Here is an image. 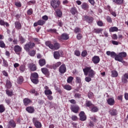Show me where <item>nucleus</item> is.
<instances>
[{"label": "nucleus", "instance_id": "nucleus-1", "mask_svg": "<svg viewBox=\"0 0 128 128\" xmlns=\"http://www.w3.org/2000/svg\"><path fill=\"white\" fill-rule=\"evenodd\" d=\"M106 54H107V56H110L111 58H114L115 60H118V62H120L122 63L124 62V58H126L128 56V54H126V52H121L118 54H116V52L110 51H107Z\"/></svg>", "mask_w": 128, "mask_h": 128}, {"label": "nucleus", "instance_id": "nucleus-2", "mask_svg": "<svg viewBox=\"0 0 128 128\" xmlns=\"http://www.w3.org/2000/svg\"><path fill=\"white\" fill-rule=\"evenodd\" d=\"M84 76H88L90 78H94L96 72L92 69V67H86L83 69Z\"/></svg>", "mask_w": 128, "mask_h": 128}, {"label": "nucleus", "instance_id": "nucleus-3", "mask_svg": "<svg viewBox=\"0 0 128 128\" xmlns=\"http://www.w3.org/2000/svg\"><path fill=\"white\" fill-rule=\"evenodd\" d=\"M46 44L47 46H48L51 50H58L60 48V44L59 43L56 42L54 44H52L51 42L47 41L46 42Z\"/></svg>", "mask_w": 128, "mask_h": 128}, {"label": "nucleus", "instance_id": "nucleus-4", "mask_svg": "<svg viewBox=\"0 0 128 128\" xmlns=\"http://www.w3.org/2000/svg\"><path fill=\"white\" fill-rule=\"evenodd\" d=\"M30 78L33 84H38V73L34 72L31 74Z\"/></svg>", "mask_w": 128, "mask_h": 128}, {"label": "nucleus", "instance_id": "nucleus-5", "mask_svg": "<svg viewBox=\"0 0 128 128\" xmlns=\"http://www.w3.org/2000/svg\"><path fill=\"white\" fill-rule=\"evenodd\" d=\"M36 46V44L32 42H28V43L25 44L24 48L26 52H30L32 48Z\"/></svg>", "mask_w": 128, "mask_h": 128}, {"label": "nucleus", "instance_id": "nucleus-6", "mask_svg": "<svg viewBox=\"0 0 128 128\" xmlns=\"http://www.w3.org/2000/svg\"><path fill=\"white\" fill-rule=\"evenodd\" d=\"M50 4L52 8H53L54 10H56V8H58L60 6V0H52Z\"/></svg>", "mask_w": 128, "mask_h": 128}, {"label": "nucleus", "instance_id": "nucleus-7", "mask_svg": "<svg viewBox=\"0 0 128 128\" xmlns=\"http://www.w3.org/2000/svg\"><path fill=\"white\" fill-rule=\"evenodd\" d=\"M64 56V52L62 50L55 51L54 53V56L56 60H58L60 56Z\"/></svg>", "mask_w": 128, "mask_h": 128}, {"label": "nucleus", "instance_id": "nucleus-8", "mask_svg": "<svg viewBox=\"0 0 128 128\" xmlns=\"http://www.w3.org/2000/svg\"><path fill=\"white\" fill-rule=\"evenodd\" d=\"M33 122L34 126H35L36 128H42V123L40 122L39 120H38V118H33Z\"/></svg>", "mask_w": 128, "mask_h": 128}, {"label": "nucleus", "instance_id": "nucleus-9", "mask_svg": "<svg viewBox=\"0 0 128 128\" xmlns=\"http://www.w3.org/2000/svg\"><path fill=\"white\" fill-rule=\"evenodd\" d=\"M80 120L82 122H84V120H86V115L84 112L82 111L79 114Z\"/></svg>", "mask_w": 128, "mask_h": 128}, {"label": "nucleus", "instance_id": "nucleus-10", "mask_svg": "<svg viewBox=\"0 0 128 128\" xmlns=\"http://www.w3.org/2000/svg\"><path fill=\"white\" fill-rule=\"evenodd\" d=\"M22 48L20 46L16 45L14 46V51L16 54H20L22 52Z\"/></svg>", "mask_w": 128, "mask_h": 128}, {"label": "nucleus", "instance_id": "nucleus-11", "mask_svg": "<svg viewBox=\"0 0 128 128\" xmlns=\"http://www.w3.org/2000/svg\"><path fill=\"white\" fill-rule=\"evenodd\" d=\"M70 110L74 114H78L80 110V107L76 105L72 106Z\"/></svg>", "mask_w": 128, "mask_h": 128}, {"label": "nucleus", "instance_id": "nucleus-12", "mask_svg": "<svg viewBox=\"0 0 128 128\" xmlns=\"http://www.w3.org/2000/svg\"><path fill=\"white\" fill-rule=\"evenodd\" d=\"M70 38V36H68V34L64 33L62 34L60 36L58 37V39L60 40H66Z\"/></svg>", "mask_w": 128, "mask_h": 128}, {"label": "nucleus", "instance_id": "nucleus-13", "mask_svg": "<svg viewBox=\"0 0 128 128\" xmlns=\"http://www.w3.org/2000/svg\"><path fill=\"white\" fill-rule=\"evenodd\" d=\"M66 72V64H63L60 66L59 68V72L60 74H64Z\"/></svg>", "mask_w": 128, "mask_h": 128}, {"label": "nucleus", "instance_id": "nucleus-14", "mask_svg": "<svg viewBox=\"0 0 128 128\" xmlns=\"http://www.w3.org/2000/svg\"><path fill=\"white\" fill-rule=\"evenodd\" d=\"M84 20H86L88 22V24H92V22L94 21V18L92 17H90L87 16H83Z\"/></svg>", "mask_w": 128, "mask_h": 128}, {"label": "nucleus", "instance_id": "nucleus-15", "mask_svg": "<svg viewBox=\"0 0 128 128\" xmlns=\"http://www.w3.org/2000/svg\"><path fill=\"white\" fill-rule=\"evenodd\" d=\"M106 100L108 104H109V106H114V104H116V101H114V98H108Z\"/></svg>", "mask_w": 128, "mask_h": 128}, {"label": "nucleus", "instance_id": "nucleus-16", "mask_svg": "<svg viewBox=\"0 0 128 128\" xmlns=\"http://www.w3.org/2000/svg\"><path fill=\"white\" fill-rule=\"evenodd\" d=\"M32 101L28 98H25L23 100L24 104L26 106H28L30 104H32Z\"/></svg>", "mask_w": 128, "mask_h": 128}, {"label": "nucleus", "instance_id": "nucleus-17", "mask_svg": "<svg viewBox=\"0 0 128 128\" xmlns=\"http://www.w3.org/2000/svg\"><path fill=\"white\" fill-rule=\"evenodd\" d=\"M100 60V56H96L92 58V62H94V64H98Z\"/></svg>", "mask_w": 128, "mask_h": 128}, {"label": "nucleus", "instance_id": "nucleus-18", "mask_svg": "<svg viewBox=\"0 0 128 128\" xmlns=\"http://www.w3.org/2000/svg\"><path fill=\"white\" fill-rule=\"evenodd\" d=\"M108 112L112 116L118 114V110L116 109H111L108 111Z\"/></svg>", "mask_w": 128, "mask_h": 128}, {"label": "nucleus", "instance_id": "nucleus-19", "mask_svg": "<svg viewBox=\"0 0 128 128\" xmlns=\"http://www.w3.org/2000/svg\"><path fill=\"white\" fill-rule=\"evenodd\" d=\"M81 8L84 10H88V9L90 8V6H88V3L84 2L81 5Z\"/></svg>", "mask_w": 128, "mask_h": 128}, {"label": "nucleus", "instance_id": "nucleus-20", "mask_svg": "<svg viewBox=\"0 0 128 128\" xmlns=\"http://www.w3.org/2000/svg\"><path fill=\"white\" fill-rule=\"evenodd\" d=\"M41 70L45 76H49L50 72L48 71V69L46 68H44L41 69Z\"/></svg>", "mask_w": 128, "mask_h": 128}, {"label": "nucleus", "instance_id": "nucleus-21", "mask_svg": "<svg viewBox=\"0 0 128 128\" xmlns=\"http://www.w3.org/2000/svg\"><path fill=\"white\" fill-rule=\"evenodd\" d=\"M8 128H10V126H12V128H16V122L14 121L13 120H11L8 122Z\"/></svg>", "mask_w": 128, "mask_h": 128}, {"label": "nucleus", "instance_id": "nucleus-22", "mask_svg": "<svg viewBox=\"0 0 128 128\" xmlns=\"http://www.w3.org/2000/svg\"><path fill=\"white\" fill-rule=\"evenodd\" d=\"M26 110L30 114H32L34 112V108L32 106H28L26 108Z\"/></svg>", "mask_w": 128, "mask_h": 128}, {"label": "nucleus", "instance_id": "nucleus-23", "mask_svg": "<svg viewBox=\"0 0 128 128\" xmlns=\"http://www.w3.org/2000/svg\"><path fill=\"white\" fill-rule=\"evenodd\" d=\"M91 112H98V106L92 105L91 107Z\"/></svg>", "mask_w": 128, "mask_h": 128}, {"label": "nucleus", "instance_id": "nucleus-24", "mask_svg": "<svg viewBox=\"0 0 128 128\" xmlns=\"http://www.w3.org/2000/svg\"><path fill=\"white\" fill-rule=\"evenodd\" d=\"M15 28H16V30H21L22 29V24H20V22H15Z\"/></svg>", "mask_w": 128, "mask_h": 128}, {"label": "nucleus", "instance_id": "nucleus-25", "mask_svg": "<svg viewBox=\"0 0 128 128\" xmlns=\"http://www.w3.org/2000/svg\"><path fill=\"white\" fill-rule=\"evenodd\" d=\"M124 1V0H112L113 2L118 5L123 4Z\"/></svg>", "mask_w": 128, "mask_h": 128}, {"label": "nucleus", "instance_id": "nucleus-26", "mask_svg": "<svg viewBox=\"0 0 128 128\" xmlns=\"http://www.w3.org/2000/svg\"><path fill=\"white\" fill-rule=\"evenodd\" d=\"M12 85V82L10 80H7L6 82V87L7 88H11Z\"/></svg>", "mask_w": 128, "mask_h": 128}, {"label": "nucleus", "instance_id": "nucleus-27", "mask_svg": "<svg viewBox=\"0 0 128 128\" xmlns=\"http://www.w3.org/2000/svg\"><path fill=\"white\" fill-rule=\"evenodd\" d=\"M28 52L29 56H34L36 55V50H30L29 51H28Z\"/></svg>", "mask_w": 128, "mask_h": 128}, {"label": "nucleus", "instance_id": "nucleus-28", "mask_svg": "<svg viewBox=\"0 0 128 128\" xmlns=\"http://www.w3.org/2000/svg\"><path fill=\"white\" fill-rule=\"evenodd\" d=\"M118 28L116 26L111 27L109 30V32H118Z\"/></svg>", "mask_w": 128, "mask_h": 128}, {"label": "nucleus", "instance_id": "nucleus-29", "mask_svg": "<svg viewBox=\"0 0 128 128\" xmlns=\"http://www.w3.org/2000/svg\"><path fill=\"white\" fill-rule=\"evenodd\" d=\"M39 64L40 66H44L46 64V60L40 59L39 60Z\"/></svg>", "mask_w": 128, "mask_h": 128}, {"label": "nucleus", "instance_id": "nucleus-30", "mask_svg": "<svg viewBox=\"0 0 128 128\" xmlns=\"http://www.w3.org/2000/svg\"><path fill=\"white\" fill-rule=\"evenodd\" d=\"M57 16L58 18H62V12L60 11V10H57L56 11Z\"/></svg>", "mask_w": 128, "mask_h": 128}, {"label": "nucleus", "instance_id": "nucleus-31", "mask_svg": "<svg viewBox=\"0 0 128 128\" xmlns=\"http://www.w3.org/2000/svg\"><path fill=\"white\" fill-rule=\"evenodd\" d=\"M70 12L72 14L74 15L76 14H78V10H76V8L75 7H73L70 10Z\"/></svg>", "mask_w": 128, "mask_h": 128}, {"label": "nucleus", "instance_id": "nucleus-32", "mask_svg": "<svg viewBox=\"0 0 128 128\" xmlns=\"http://www.w3.org/2000/svg\"><path fill=\"white\" fill-rule=\"evenodd\" d=\"M30 68L32 72H35L36 70V66L34 64H32L30 65Z\"/></svg>", "mask_w": 128, "mask_h": 128}, {"label": "nucleus", "instance_id": "nucleus-33", "mask_svg": "<svg viewBox=\"0 0 128 128\" xmlns=\"http://www.w3.org/2000/svg\"><path fill=\"white\" fill-rule=\"evenodd\" d=\"M118 76V72L114 70L112 71V78H116Z\"/></svg>", "mask_w": 128, "mask_h": 128}, {"label": "nucleus", "instance_id": "nucleus-34", "mask_svg": "<svg viewBox=\"0 0 128 128\" xmlns=\"http://www.w3.org/2000/svg\"><path fill=\"white\" fill-rule=\"evenodd\" d=\"M6 94L8 96H14L12 91H10V90H6Z\"/></svg>", "mask_w": 128, "mask_h": 128}, {"label": "nucleus", "instance_id": "nucleus-35", "mask_svg": "<svg viewBox=\"0 0 128 128\" xmlns=\"http://www.w3.org/2000/svg\"><path fill=\"white\" fill-rule=\"evenodd\" d=\"M20 70L21 72H24L26 70V66L25 65H21L20 67Z\"/></svg>", "mask_w": 128, "mask_h": 128}, {"label": "nucleus", "instance_id": "nucleus-36", "mask_svg": "<svg viewBox=\"0 0 128 128\" xmlns=\"http://www.w3.org/2000/svg\"><path fill=\"white\" fill-rule=\"evenodd\" d=\"M17 81L18 84H22V82H24V77H22V76H20L18 78Z\"/></svg>", "mask_w": 128, "mask_h": 128}, {"label": "nucleus", "instance_id": "nucleus-37", "mask_svg": "<svg viewBox=\"0 0 128 128\" xmlns=\"http://www.w3.org/2000/svg\"><path fill=\"white\" fill-rule=\"evenodd\" d=\"M60 64H62V62H58L53 65V68L56 70V68H58V66H60Z\"/></svg>", "mask_w": 128, "mask_h": 128}, {"label": "nucleus", "instance_id": "nucleus-38", "mask_svg": "<svg viewBox=\"0 0 128 128\" xmlns=\"http://www.w3.org/2000/svg\"><path fill=\"white\" fill-rule=\"evenodd\" d=\"M44 94L46 96H50V94H52V90H45Z\"/></svg>", "mask_w": 128, "mask_h": 128}, {"label": "nucleus", "instance_id": "nucleus-39", "mask_svg": "<svg viewBox=\"0 0 128 128\" xmlns=\"http://www.w3.org/2000/svg\"><path fill=\"white\" fill-rule=\"evenodd\" d=\"M72 80H74V77L70 76L67 79V82L70 84V82H72Z\"/></svg>", "mask_w": 128, "mask_h": 128}, {"label": "nucleus", "instance_id": "nucleus-40", "mask_svg": "<svg viewBox=\"0 0 128 128\" xmlns=\"http://www.w3.org/2000/svg\"><path fill=\"white\" fill-rule=\"evenodd\" d=\"M38 26H44V24H46V21H44V20H38Z\"/></svg>", "mask_w": 128, "mask_h": 128}, {"label": "nucleus", "instance_id": "nucleus-41", "mask_svg": "<svg viewBox=\"0 0 128 128\" xmlns=\"http://www.w3.org/2000/svg\"><path fill=\"white\" fill-rule=\"evenodd\" d=\"M4 110H6V108H4V105L2 104H0V112H4Z\"/></svg>", "mask_w": 128, "mask_h": 128}, {"label": "nucleus", "instance_id": "nucleus-42", "mask_svg": "<svg viewBox=\"0 0 128 128\" xmlns=\"http://www.w3.org/2000/svg\"><path fill=\"white\" fill-rule=\"evenodd\" d=\"M102 32V28H96L94 30V32H96V34H100Z\"/></svg>", "mask_w": 128, "mask_h": 128}, {"label": "nucleus", "instance_id": "nucleus-43", "mask_svg": "<svg viewBox=\"0 0 128 128\" xmlns=\"http://www.w3.org/2000/svg\"><path fill=\"white\" fill-rule=\"evenodd\" d=\"M64 90H72V86L70 85H65L64 86Z\"/></svg>", "mask_w": 128, "mask_h": 128}, {"label": "nucleus", "instance_id": "nucleus-44", "mask_svg": "<svg viewBox=\"0 0 128 128\" xmlns=\"http://www.w3.org/2000/svg\"><path fill=\"white\" fill-rule=\"evenodd\" d=\"M3 66L6 68L8 66V63L6 60H4V58H3Z\"/></svg>", "mask_w": 128, "mask_h": 128}, {"label": "nucleus", "instance_id": "nucleus-45", "mask_svg": "<svg viewBox=\"0 0 128 128\" xmlns=\"http://www.w3.org/2000/svg\"><path fill=\"white\" fill-rule=\"evenodd\" d=\"M81 56L83 58H86V56H88V52H86V50H84L83 52H82Z\"/></svg>", "mask_w": 128, "mask_h": 128}, {"label": "nucleus", "instance_id": "nucleus-46", "mask_svg": "<svg viewBox=\"0 0 128 128\" xmlns=\"http://www.w3.org/2000/svg\"><path fill=\"white\" fill-rule=\"evenodd\" d=\"M86 104L88 108H90V106H92V102L90 101H86Z\"/></svg>", "mask_w": 128, "mask_h": 128}, {"label": "nucleus", "instance_id": "nucleus-47", "mask_svg": "<svg viewBox=\"0 0 128 128\" xmlns=\"http://www.w3.org/2000/svg\"><path fill=\"white\" fill-rule=\"evenodd\" d=\"M76 82L77 84H81L82 83V79L80 77L77 76L76 77Z\"/></svg>", "mask_w": 128, "mask_h": 128}, {"label": "nucleus", "instance_id": "nucleus-48", "mask_svg": "<svg viewBox=\"0 0 128 128\" xmlns=\"http://www.w3.org/2000/svg\"><path fill=\"white\" fill-rule=\"evenodd\" d=\"M85 80L87 82H92V77H90L89 76H86L85 78Z\"/></svg>", "mask_w": 128, "mask_h": 128}, {"label": "nucleus", "instance_id": "nucleus-49", "mask_svg": "<svg viewBox=\"0 0 128 128\" xmlns=\"http://www.w3.org/2000/svg\"><path fill=\"white\" fill-rule=\"evenodd\" d=\"M71 118L74 122L78 120V116L76 115L72 116Z\"/></svg>", "mask_w": 128, "mask_h": 128}, {"label": "nucleus", "instance_id": "nucleus-50", "mask_svg": "<svg viewBox=\"0 0 128 128\" xmlns=\"http://www.w3.org/2000/svg\"><path fill=\"white\" fill-rule=\"evenodd\" d=\"M106 20L108 22L112 23V18L110 16H107Z\"/></svg>", "mask_w": 128, "mask_h": 128}, {"label": "nucleus", "instance_id": "nucleus-51", "mask_svg": "<svg viewBox=\"0 0 128 128\" xmlns=\"http://www.w3.org/2000/svg\"><path fill=\"white\" fill-rule=\"evenodd\" d=\"M32 9L30 8L29 9L28 11H27V14H28V16H32Z\"/></svg>", "mask_w": 128, "mask_h": 128}, {"label": "nucleus", "instance_id": "nucleus-52", "mask_svg": "<svg viewBox=\"0 0 128 128\" xmlns=\"http://www.w3.org/2000/svg\"><path fill=\"white\" fill-rule=\"evenodd\" d=\"M74 55L76 56H80V50H76L74 51Z\"/></svg>", "mask_w": 128, "mask_h": 128}, {"label": "nucleus", "instance_id": "nucleus-53", "mask_svg": "<svg viewBox=\"0 0 128 128\" xmlns=\"http://www.w3.org/2000/svg\"><path fill=\"white\" fill-rule=\"evenodd\" d=\"M15 6L18 8H20L22 6V4L20 2H15Z\"/></svg>", "mask_w": 128, "mask_h": 128}, {"label": "nucleus", "instance_id": "nucleus-54", "mask_svg": "<svg viewBox=\"0 0 128 128\" xmlns=\"http://www.w3.org/2000/svg\"><path fill=\"white\" fill-rule=\"evenodd\" d=\"M98 26H104V23L102 21L99 20L97 22Z\"/></svg>", "mask_w": 128, "mask_h": 128}, {"label": "nucleus", "instance_id": "nucleus-55", "mask_svg": "<svg viewBox=\"0 0 128 128\" xmlns=\"http://www.w3.org/2000/svg\"><path fill=\"white\" fill-rule=\"evenodd\" d=\"M48 32H52V33L56 34V29H50V30H48Z\"/></svg>", "mask_w": 128, "mask_h": 128}, {"label": "nucleus", "instance_id": "nucleus-56", "mask_svg": "<svg viewBox=\"0 0 128 128\" xmlns=\"http://www.w3.org/2000/svg\"><path fill=\"white\" fill-rule=\"evenodd\" d=\"M90 120H92L94 122H96V120H97L96 117L94 116L90 117Z\"/></svg>", "mask_w": 128, "mask_h": 128}, {"label": "nucleus", "instance_id": "nucleus-57", "mask_svg": "<svg viewBox=\"0 0 128 128\" xmlns=\"http://www.w3.org/2000/svg\"><path fill=\"white\" fill-rule=\"evenodd\" d=\"M0 48H4L6 46L4 42L2 40H0Z\"/></svg>", "mask_w": 128, "mask_h": 128}, {"label": "nucleus", "instance_id": "nucleus-58", "mask_svg": "<svg viewBox=\"0 0 128 128\" xmlns=\"http://www.w3.org/2000/svg\"><path fill=\"white\" fill-rule=\"evenodd\" d=\"M112 44H114V46H118V44H120V42L116 40H112Z\"/></svg>", "mask_w": 128, "mask_h": 128}, {"label": "nucleus", "instance_id": "nucleus-59", "mask_svg": "<svg viewBox=\"0 0 128 128\" xmlns=\"http://www.w3.org/2000/svg\"><path fill=\"white\" fill-rule=\"evenodd\" d=\"M77 39L78 40H82V34H79L77 35L76 36Z\"/></svg>", "mask_w": 128, "mask_h": 128}, {"label": "nucleus", "instance_id": "nucleus-60", "mask_svg": "<svg viewBox=\"0 0 128 128\" xmlns=\"http://www.w3.org/2000/svg\"><path fill=\"white\" fill-rule=\"evenodd\" d=\"M80 96H82V95L78 93H76L74 94V98H80Z\"/></svg>", "mask_w": 128, "mask_h": 128}, {"label": "nucleus", "instance_id": "nucleus-61", "mask_svg": "<svg viewBox=\"0 0 128 128\" xmlns=\"http://www.w3.org/2000/svg\"><path fill=\"white\" fill-rule=\"evenodd\" d=\"M122 80L123 82H128V80H126V78L124 77V76H122Z\"/></svg>", "mask_w": 128, "mask_h": 128}, {"label": "nucleus", "instance_id": "nucleus-62", "mask_svg": "<svg viewBox=\"0 0 128 128\" xmlns=\"http://www.w3.org/2000/svg\"><path fill=\"white\" fill-rule=\"evenodd\" d=\"M80 32V28H76L74 29V32L76 34H78V32Z\"/></svg>", "mask_w": 128, "mask_h": 128}, {"label": "nucleus", "instance_id": "nucleus-63", "mask_svg": "<svg viewBox=\"0 0 128 128\" xmlns=\"http://www.w3.org/2000/svg\"><path fill=\"white\" fill-rule=\"evenodd\" d=\"M58 25L59 26H62L64 24L61 20H58Z\"/></svg>", "mask_w": 128, "mask_h": 128}, {"label": "nucleus", "instance_id": "nucleus-64", "mask_svg": "<svg viewBox=\"0 0 128 128\" xmlns=\"http://www.w3.org/2000/svg\"><path fill=\"white\" fill-rule=\"evenodd\" d=\"M42 20H44L45 22L48 20V17L47 16H44L42 17Z\"/></svg>", "mask_w": 128, "mask_h": 128}]
</instances>
